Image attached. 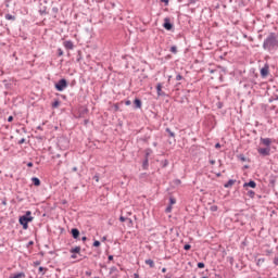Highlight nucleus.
<instances>
[{
  "mask_svg": "<svg viewBox=\"0 0 278 278\" xmlns=\"http://www.w3.org/2000/svg\"><path fill=\"white\" fill-rule=\"evenodd\" d=\"M276 184H277V176H275V175L269 176L270 188H275Z\"/></svg>",
  "mask_w": 278,
  "mask_h": 278,
  "instance_id": "obj_12",
  "label": "nucleus"
},
{
  "mask_svg": "<svg viewBox=\"0 0 278 278\" xmlns=\"http://www.w3.org/2000/svg\"><path fill=\"white\" fill-rule=\"evenodd\" d=\"M81 240L83 242H86V240H88V237H83Z\"/></svg>",
  "mask_w": 278,
  "mask_h": 278,
  "instance_id": "obj_58",
  "label": "nucleus"
},
{
  "mask_svg": "<svg viewBox=\"0 0 278 278\" xmlns=\"http://www.w3.org/2000/svg\"><path fill=\"white\" fill-rule=\"evenodd\" d=\"M248 197H250V199H255V191L248 190Z\"/></svg>",
  "mask_w": 278,
  "mask_h": 278,
  "instance_id": "obj_24",
  "label": "nucleus"
},
{
  "mask_svg": "<svg viewBox=\"0 0 278 278\" xmlns=\"http://www.w3.org/2000/svg\"><path fill=\"white\" fill-rule=\"evenodd\" d=\"M18 144H25V138H22V139L18 141Z\"/></svg>",
  "mask_w": 278,
  "mask_h": 278,
  "instance_id": "obj_49",
  "label": "nucleus"
},
{
  "mask_svg": "<svg viewBox=\"0 0 278 278\" xmlns=\"http://www.w3.org/2000/svg\"><path fill=\"white\" fill-rule=\"evenodd\" d=\"M175 203H177V200L173 197L169 198V205H175Z\"/></svg>",
  "mask_w": 278,
  "mask_h": 278,
  "instance_id": "obj_30",
  "label": "nucleus"
},
{
  "mask_svg": "<svg viewBox=\"0 0 278 278\" xmlns=\"http://www.w3.org/2000/svg\"><path fill=\"white\" fill-rule=\"evenodd\" d=\"M58 55H59V56L64 55V51L62 50V48H59V49H58Z\"/></svg>",
  "mask_w": 278,
  "mask_h": 278,
  "instance_id": "obj_38",
  "label": "nucleus"
},
{
  "mask_svg": "<svg viewBox=\"0 0 278 278\" xmlns=\"http://www.w3.org/2000/svg\"><path fill=\"white\" fill-rule=\"evenodd\" d=\"M31 181H33V184H34L36 187L40 186V178H38V177H33V178H31Z\"/></svg>",
  "mask_w": 278,
  "mask_h": 278,
  "instance_id": "obj_19",
  "label": "nucleus"
},
{
  "mask_svg": "<svg viewBox=\"0 0 278 278\" xmlns=\"http://www.w3.org/2000/svg\"><path fill=\"white\" fill-rule=\"evenodd\" d=\"M11 278H25V273H23V271L17 273V274L11 276Z\"/></svg>",
  "mask_w": 278,
  "mask_h": 278,
  "instance_id": "obj_20",
  "label": "nucleus"
},
{
  "mask_svg": "<svg viewBox=\"0 0 278 278\" xmlns=\"http://www.w3.org/2000/svg\"><path fill=\"white\" fill-rule=\"evenodd\" d=\"M164 29H166L167 31H170V29H173V23H170V18L165 17L164 18V24H163Z\"/></svg>",
  "mask_w": 278,
  "mask_h": 278,
  "instance_id": "obj_7",
  "label": "nucleus"
},
{
  "mask_svg": "<svg viewBox=\"0 0 278 278\" xmlns=\"http://www.w3.org/2000/svg\"><path fill=\"white\" fill-rule=\"evenodd\" d=\"M31 220H34V217L31 216V211H27L18 218L20 225H22L23 229L25 230L29 229V223H31Z\"/></svg>",
  "mask_w": 278,
  "mask_h": 278,
  "instance_id": "obj_2",
  "label": "nucleus"
},
{
  "mask_svg": "<svg viewBox=\"0 0 278 278\" xmlns=\"http://www.w3.org/2000/svg\"><path fill=\"white\" fill-rule=\"evenodd\" d=\"M88 123H90L89 119H85V121H84V125H88Z\"/></svg>",
  "mask_w": 278,
  "mask_h": 278,
  "instance_id": "obj_56",
  "label": "nucleus"
},
{
  "mask_svg": "<svg viewBox=\"0 0 278 278\" xmlns=\"http://www.w3.org/2000/svg\"><path fill=\"white\" fill-rule=\"evenodd\" d=\"M165 212L166 214H170L173 212V206L172 205H168L166 208H165Z\"/></svg>",
  "mask_w": 278,
  "mask_h": 278,
  "instance_id": "obj_32",
  "label": "nucleus"
},
{
  "mask_svg": "<svg viewBox=\"0 0 278 278\" xmlns=\"http://www.w3.org/2000/svg\"><path fill=\"white\" fill-rule=\"evenodd\" d=\"M273 101H278V94H277V93H274V94L269 98V100H268L269 103H273Z\"/></svg>",
  "mask_w": 278,
  "mask_h": 278,
  "instance_id": "obj_22",
  "label": "nucleus"
},
{
  "mask_svg": "<svg viewBox=\"0 0 278 278\" xmlns=\"http://www.w3.org/2000/svg\"><path fill=\"white\" fill-rule=\"evenodd\" d=\"M274 264H275V266H278V256H276V257L274 258Z\"/></svg>",
  "mask_w": 278,
  "mask_h": 278,
  "instance_id": "obj_46",
  "label": "nucleus"
},
{
  "mask_svg": "<svg viewBox=\"0 0 278 278\" xmlns=\"http://www.w3.org/2000/svg\"><path fill=\"white\" fill-rule=\"evenodd\" d=\"M233 184H236V180L229 179V180L224 185V188H231V186H233Z\"/></svg>",
  "mask_w": 278,
  "mask_h": 278,
  "instance_id": "obj_17",
  "label": "nucleus"
},
{
  "mask_svg": "<svg viewBox=\"0 0 278 278\" xmlns=\"http://www.w3.org/2000/svg\"><path fill=\"white\" fill-rule=\"evenodd\" d=\"M215 149H220V143H216Z\"/></svg>",
  "mask_w": 278,
  "mask_h": 278,
  "instance_id": "obj_55",
  "label": "nucleus"
},
{
  "mask_svg": "<svg viewBox=\"0 0 278 278\" xmlns=\"http://www.w3.org/2000/svg\"><path fill=\"white\" fill-rule=\"evenodd\" d=\"M63 46L65 47V49H67L68 51H72V49H75V45H73V41L67 40L63 42Z\"/></svg>",
  "mask_w": 278,
  "mask_h": 278,
  "instance_id": "obj_11",
  "label": "nucleus"
},
{
  "mask_svg": "<svg viewBox=\"0 0 278 278\" xmlns=\"http://www.w3.org/2000/svg\"><path fill=\"white\" fill-rule=\"evenodd\" d=\"M161 164H162V168H166V166H168V160L162 161Z\"/></svg>",
  "mask_w": 278,
  "mask_h": 278,
  "instance_id": "obj_31",
  "label": "nucleus"
},
{
  "mask_svg": "<svg viewBox=\"0 0 278 278\" xmlns=\"http://www.w3.org/2000/svg\"><path fill=\"white\" fill-rule=\"evenodd\" d=\"M165 131H166V134H168L169 138H175V132H173V130H170V128H166Z\"/></svg>",
  "mask_w": 278,
  "mask_h": 278,
  "instance_id": "obj_23",
  "label": "nucleus"
},
{
  "mask_svg": "<svg viewBox=\"0 0 278 278\" xmlns=\"http://www.w3.org/2000/svg\"><path fill=\"white\" fill-rule=\"evenodd\" d=\"M169 51L170 53L177 54V46H172Z\"/></svg>",
  "mask_w": 278,
  "mask_h": 278,
  "instance_id": "obj_28",
  "label": "nucleus"
},
{
  "mask_svg": "<svg viewBox=\"0 0 278 278\" xmlns=\"http://www.w3.org/2000/svg\"><path fill=\"white\" fill-rule=\"evenodd\" d=\"M26 247L27 249H29L30 247H34V241H29Z\"/></svg>",
  "mask_w": 278,
  "mask_h": 278,
  "instance_id": "obj_43",
  "label": "nucleus"
},
{
  "mask_svg": "<svg viewBox=\"0 0 278 278\" xmlns=\"http://www.w3.org/2000/svg\"><path fill=\"white\" fill-rule=\"evenodd\" d=\"M146 264L150 266V268H155V262L151 258L146 260Z\"/></svg>",
  "mask_w": 278,
  "mask_h": 278,
  "instance_id": "obj_16",
  "label": "nucleus"
},
{
  "mask_svg": "<svg viewBox=\"0 0 278 278\" xmlns=\"http://www.w3.org/2000/svg\"><path fill=\"white\" fill-rule=\"evenodd\" d=\"M3 84L7 90H10V88H12V84L8 83V80H3Z\"/></svg>",
  "mask_w": 278,
  "mask_h": 278,
  "instance_id": "obj_27",
  "label": "nucleus"
},
{
  "mask_svg": "<svg viewBox=\"0 0 278 278\" xmlns=\"http://www.w3.org/2000/svg\"><path fill=\"white\" fill-rule=\"evenodd\" d=\"M162 273H166V268L165 267L162 268Z\"/></svg>",
  "mask_w": 278,
  "mask_h": 278,
  "instance_id": "obj_64",
  "label": "nucleus"
},
{
  "mask_svg": "<svg viewBox=\"0 0 278 278\" xmlns=\"http://www.w3.org/2000/svg\"><path fill=\"white\" fill-rule=\"evenodd\" d=\"M119 220H121V223H125L127 220V218H125L124 216H121Z\"/></svg>",
  "mask_w": 278,
  "mask_h": 278,
  "instance_id": "obj_48",
  "label": "nucleus"
},
{
  "mask_svg": "<svg viewBox=\"0 0 278 278\" xmlns=\"http://www.w3.org/2000/svg\"><path fill=\"white\" fill-rule=\"evenodd\" d=\"M161 3H164L165 5H168L169 0H161Z\"/></svg>",
  "mask_w": 278,
  "mask_h": 278,
  "instance_id": "obj_47",
  "label": "nucleus"
},
{
  "mask_svg": "<svg viewBox=\"0 0 278 278\" xmlns=\"http://www.w3.org/2000/svg\"><path fill=\"white\" fill-rule=\"evenodd\" d=\"M211 212H218V206L216 205L211 206Z\"/></svg>",
  "mask_w": 278,
  "mask_h": 278,
  "instance_id": "obj_40",
  "label": "nucleus"
},
{
  "mask_svg": "<svg viewBox=\"0 0 278 278\" xmlns=\"http://www.w3.org/2000/svg\"><path fill=\"white\" fill-rule=\"evenodd\" d=\"M66 88H68V81L66 78H62L55 84V89L58 92H63V90H66Z\"/></svg>",
  "mask_w": 278,
  "mask_h": 278,
  "instance_id": "obj_3",
  "label": "nucleus"
},
{
  "mask_svg": "<svg viewBox=\"0 0 278 278\" xmlns=\"http://www.w3.org/2000/svg\"><path fill=\"white\" fill-rule=\"evenodd\" d=\"M184 249H185V251H190V249H192V245L187 243L184 245Z\"/></svg>",
  "mask_w": 278,
  "mask_h": 278,
  "instance_id": "obj_37",
  "label": "nucleus"
},
{
  "mask_svg": "<svg viewBox=\"0 0 278 278\" xmlns=\"http://www.w3.org/2000/svg\"><path fill=\"white\" fill-rule=\"evenodd\" d=\"M170 277H173L172 274H167V275L165 276V278H170Z\"/></svg>",
  "mask_w": 278,
  "mask_h": 278,
  "instance_id": "obj_59",
  "label": "nucleus"
},
{
  "mask_svg": "<svg viewBox=\"0 0 278 278\" xmlns=\"http://www.w3.org/2000/svg\"><path fill=\"white\" fill-rule=\"evenodd\" d=\"M268 73H270V65L266 63L262 68H261V77L265 79V77H268Z\"/></svg>",
  "mask_w": 278,
  "mask_h": 278,
  "instance_id": "obj_4",
  "label": "nucleus"
},
{
  "mask_svg": "<svg viewBox=\"0 0 278 278\" xmlns=\"http://www.w3.org/2000/svg\"><path fill=\"white\" fill-rule=\"evenodd\" d=\"M58 12H60V10L58 9V7H53V8H52V13L54 14V16H55V14H58Z\"/></svg>",
  "mask_w": 278,
  "mask_h": 278,
  "instance_id": "obj_35",
  "label": "nucleus"
},
{
  "mask_svg": "<svg viewBox=\"0 0 278 278\" xmlns=\"http://www.w3.org/2000/svg\"><path fill=\"white\" fill-rule=\"evenodd\" d=\"M110 275H118V268H116L115 266L111 267Z\"/></svg>",
  "mask_w": 278,
  "mask_h": 278,
  "instance_id": "obj_21",
  "label": "nucleus"
},
{
  "mask_svg": "<svg viewBox=\"0 0 278 278\" xmlns=\"http://www.w3.org/2000/svg\"><path fill=\"white\" fill-rule=\"evenodd\" d=\"M71 258H72V260H77V254H72V255H71Z\"/></svg>",
  "mask_w": 278,
  "mask_h": 278,
  "instance_id": "obj_51",
  "label": "nucleus"
},
{
  "mask_svg": "<svg viewBox=\"0 0 278 278\" xmlns=\"http://www.w3.org/2000/svg\"><path fill=\"white\" fill-rule=\"evenodd\" d=\"M243 188H245V190H248L247 188H257V184L254 180H250L243 184Z\"/></svg>",
  "mask_w": 278,
  "mask_h": 278,
  "instance_id": "obj_10",
  "label": "nucleus"
},
{
  "mask_svg": "<svg viewBox=\"0 0 278 278\" xmlns=\"http://www.w3.org/2000/svg\"><path fill=\"white\" fill-rule=\"evenodd\" d=\"M143 170H149V159H144L142 163Z\"/></svg>",
  "mask_w": 278,
  "mask_h": 278,
  "instance_id": "obj_18",
  "label": "nucleus"
},
{
  "mask_svg": "<svg viewBox=\"0 0 278 278\" xmlns=\"http://www.w3.org/2000/svg\"><path fill=\"white\" fill-rule=\"evenodd\" d=\"M27 166H28V168H31V167L34 166V163L28 162V163H27Z\"/></svg>",
  "mask_w": 278,
  "mask_h": 278,
  "instance_id": "obj_50",
  "label": "nucleus"
},
{
  "mask_svg": "<svg viewBox=\"0 0 278 278\" xmlns=\"http://www.w3.org/2000/svg\"><path fill=\"white\" fill-rule=\"evenodd\" d=\"M93 179H94V181L99 182V174H96V175L93 176Z\"/></svg>",
  "mask_w": 278,
  "mask_h": 278,
  "instance_id": "obj_44",
  "label": "nucleus"
},
{
  "mask_svg": "<svg viewBox=\"0 0 278 278\" xmlns=\"http://www.w3.org/2000/svg\"><path fill=\"white\" fill-rule=\"evenodd\" d=\"M70 253H81V247H75L70 250Z\"/></svg>",
  "mask_w": 278,
  "mask_h": 278,
  "instance_id": "obj_15",
  "label": "nucleus"
},
{
  "mask_svg": "<svg viewBox=\"0 0 278 278\" xmlns=\"http://www.w3.org/2000/svg\"><path fill=\"white\" fill-rule=\"evenodd\" d=\"M113 108H114V112H118V110H121V106L118 105V103H115Z\"/></svg>",
  "mask_w": 278,
  "mask_h": 278,
  "instance_id": "obj_36",
  "label": "nucleus"
},
{
  "mask_svg": "<svg viewBox=\"0 0 278 278\" xmlns=\"http://www.w3.org/2000/svg\"><path fill=\"white\" fill-rule=\"evenodd\" d=\"M261 144H263L265 148H270V146L273 144V139L261 137Z\"/></svg>",
  "mask_w": 278,
  "mask_h": 278,
  "instance_id": "obj_8",
  "label": "nucleus"
},
{
  "mask_svg": "<svg viewBox=\"0 0 278 278\" xmlns=\"http://www.w3.org/2000/svg\"><path fill=\"white\" fill-rule=\"evenodd\" d=\"M83 114H88V109H85V110L83 111Z\"/></svg>",
  "mask_w": 278,
  "mask_h": 278,
  "instance_id": "obj_60",
  "label": "nucleus"
},
{
  "mask_svg": "<svg viewBox=\"0 0 278 278\" xmlns=\"http://www.w3.org/2000/svg\"><path fill=\"white\" fill-rule=\"evenodd\" d=\"M74 173H77V167H73L72 169Z\"/></svg>",
  "mask_w": 278,
  "mask_h": 278,
  "instance_id": "obj_63",
  "label": "nucleus"
},
{
  "mask_svg": "<svg viewBox=\"0 0 278 278\" xmlns=\"http://www.w3.org/2000/svg\"><path fill=\"white\" fill-rule=\"evenodd\" d=\"M12 121H14V116L11 115L8 117V123H12Z\"/></svg>",
  "mask_w": 278,
  "mask_h": 278,
  "instance_id": "obj_45",
  "label": "nucleus"
},
{
  "mask_svg": "<svg viewBox=\"0 0 278 278\" xmlns=\"http://www.w3.org/2000/svg\"><path fill=\"white\" fill-rule=\"evenodd\" d=\"M134 105H135V109H136V110H140V108H142V100L136 98V99L134 100Z\"/></svg>",
  "mask_w": 278,
  "mask_h": 278,
  "instance_id": "obj_14",
  "label": "nucleus"
},
{
  "mask_svg": "<svg viewBox=\"0 0 278 278\" xmlns=\"http://www.w3.org/2000/svg\"><path fill=\"white\" fill-rule=\"evenodd\" d=\"M181 79H184V76H181V74H178L176 76V81H181Z\"/></svg>",
  "mask_w": 278,
  "mask_h": 278,
  "instance_id": "obj_41",
  "label": "nucleus"
},
{
  "mask_svg": "<svg viewBox=\"0 0 278 278\" xmlns=\"http://www.w3.org/2000/svg\"><path fill=\"white\" fill-rule=\"evenodd\" d=\"M257 153L263 157H268L270 155V148H258Z\"/></svg>",
  "mask_w": 278,
  "mask_h": 278,
  "instance_id": "obj_5",
  "label": "nucleus"
},
{
  "mask_svg": "<svg viewBox=\"0 0 278 278\" xmlns=\"http://www.w3.org/2000/svg\"><path fill=\"white\" fill-rule=\"evenodd\" d=\"M5 18H7V21H16V17L12 14H7Z\"/></svg>",
  "mask_w": 278,
  "mask_h": 278,
  "instance_id": "obj_25",
  "label": "nucleus"
},
{
  "mask_svg": "<svg viewBox=\"0 0 278 278\" xmlns=\"http://www.w3.org/2000/svg\"><path fill=\"white\" fill-rule=\"evenodd\" d=\"M45 270V267H39V273H42Z\"/></svg>",
  "mask_w": 278,
  "mask_h": 278,
  "instance_id": "obj_61",
  "label": "nucleus"
},
{
  "mask_svg": "<svg viewBox=\"0 0 278 278\" xmlns=\"http://www.w3.org/2000/svg\"><path fill=\"white\" fill-rule=\"evenodd\" d=\"M76 62H81V52H78V56L76 59Z\"/></svg>",
  "mask_w": 278,
  "mask_h": 278,
  "instance_id": "obj_42",
  "label": "nucleus"
},
{
  "mask_svg": "<svg viewBox=\"0 0 278 278\" xmlns=\"http://www.w3.org/2000/svg\"><path fill=\"white\" fill-rule=\"evenodd\" d=\"M71 233H72V238H74V240H77L79 238V229L72 228Z\"/></svg>",
  "mask_w": 278,
  "mask_h": 278,
  "instance_id": "obj_13",
  "label": "nucleus"
},
{
  "mask_svg": "<svg viewBox=\"0 0 278 278\" xmlns=\"http://www.w3.org/2000/svg\"><path fill=\"white\" fill-rule=\"evenodd\" d=\"M47 0H45L43 2H41L39 4V13L42 14H49V11H47Z\"/></svg>",
  "mask_w": 278,
  "mask_h": 278,
  "instance_id": "obj_6",
  "label": "nucleus"
},
{
  "mask_svg": "<svg viewBox=\"0 0 278 278\" xmlns=\"http://www.w3.org/2000/svg\"><path fill=\"white\" fill-rule=\"evenodd\" d=\"M151 153H153V150H151V149H147L146 150V159L144 160H149V155H151Z\"/></svg>",
  "mask_w": 278,
  "mask_h": 278,
  "instance_id": "obj_26",
  "label": "nucleus"
},
{
  "mask_svg": "<svg viewBox=\"0 0 278 278\" xmlns=\"http://www.w3.org/2000/svg\"><path fill=\"white\" fill-rule=\"evenodd\" d=\"M134 278H140V275L139 274H134Z\"/></svg>",
  "mask_w": 278,
  "mask_h": 278,
  "instance_id": "obj_54",
  "label": "nucleus"
},
{
  "mask_svg": "<svg viewBox=\"0 0 278 278\" xmlns=\"http://www.w3.org/2000/svg\"><path fill=\"white\" fill-rule=\"evenodd\" d=\"M156 92L159 97H166V92L162 90V83H159L156 85Z\"/></svg>",
  "mask_w": 278,
  "mask_h": 278,
  "instance_id": "obj_9",
  "label": "nucleus"
},
{
  "mask_svg": "<svg viewBox=\"0 0 278 278\" xmlns=\"http://www.w3.org/2000/svg\"><path fill=\"white\" fill-rule=\"evenodd\" d=\"M52 108H60V100H55V101L52 103Z\"/></svg>",
  "mask_w": 278,
  "mask_h": 278,
  "instance_id": "obj_33",
  "label": "nucleus"
},
{
  "mask_svg": "<svg viewBox=\"0 0 278 278\" xmlns=\"http://www.w3.org/2000/svg\"><path fill=\"white\" fill-rule=\"evenodd\" d=\"M210 164L214 165V164H216V161L215 160H211Z\"/></svg>",
  "mask_w": 278,
  "mask_h": 278,
  "instance_id": "obj_57",
  "label": "nucleus"
},
{
  "mask_svg": "<svg viewBox=\"0 0 278 278\" xmlns=\"http://www.w3.org/2000/svg\"><path fill=\"white\" fill-rule=\"evenodd\" d=\"M238 160H240L241 162H247V156H244V154H239Z\"/></svg>",
  "mask_w": 278,
  "mask_h": 278,
  "instance_id": "obj_29",
  "label": "nucleus"
},
{
  "mask_svg": "<svg viewBox=\"0 0 278 278\" xmlns=\"http://www.w3.org/2000/svg\"><path fill=\"white\" fill-rule=\"evenodd\" d=\"M198 268H205V263L203 262L198 263Z\"/></svg>",
  "mask_w": 278,
  "mask_h": 278,
  "instance_id": "obj_39",
  "label": "nucleus"
},
{
  "mask_svg": "<svg viewBox=\"0 0 278 278\" xmlns=\"http://www.w3.org/2000/svg\"><path fill=\"white\" fill-rule=\"evenodd\" d=\"M125 105H131V100H127V101L125 102Z\"/></svg>",
  "mask_w": 278,
  "mask_h": 278,
  "instance_id": "obj_52",
  "label": "nucleus"
},
{
  "mask_svg": "<svg viewBox=\"0 0 278 278\" xmlns=\"http://www.w3.org/2000/svg\"><path fill=\"white\" fill-rule=\"evenodd\" d=\"M86 275H87L88 277H90V275H92V273L86 271Z\"/></svg>",
  "mask_w": 278,
  "mask_h": 278,
  "instance_id": "obj_62",
  "label": "nucleus"
},
{
  "mask_svg": "<svg viewBox=\"0 0 278 278\" xmlns=\"http://www.w3.org/2000/svg\"><path fill=\"white\" fill-rule=\"evenodd\" d=\"M93 247H96V248L101 247V241L94 240V241H93Z\"/></svg>",
  "mask_w": 278,
  "mask_h": 278,
  "instance_id": "obj_34",
  "label": "nucleus"
},
{
  "mask_svg": "<svg viewBox=\"0 0 278 278\" xmlns=\"http://www.w3.org/2000/svg\"><path fill=\"white\" fill-rule=\"evenodd\" d=\"M263 49L268 53H274L278 49V34L269 33L263 41Z\"/></svg>",
  "mask_w": 278,
  "mask_h": 278,
  "instance_id": "obj_1",
  "label": "nucleus"
},
{
  "mask_svg": "<svg viewBox=\"0 0 278 278\" xmlns=\"http://www.w3.org/2000/svg\"><path fill=\"white\" fill-rule=\"evenodd\" d=\"M114 260V255H109V262H112Z\"/></svg>",
  "mask_w": 278,
  "mask_h": 278,
  "instance_id": "obj_53",
  "label": "nucleus"
}]
</instances>
